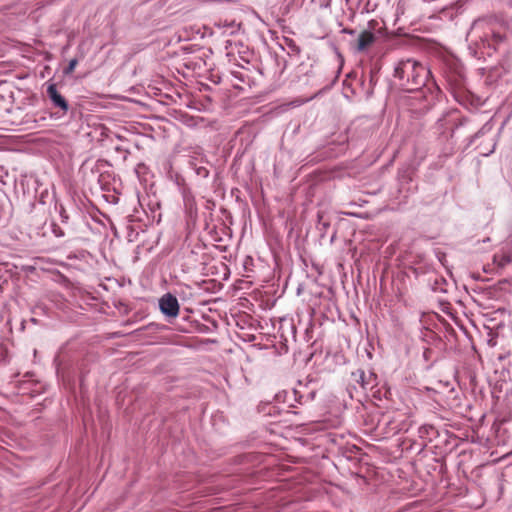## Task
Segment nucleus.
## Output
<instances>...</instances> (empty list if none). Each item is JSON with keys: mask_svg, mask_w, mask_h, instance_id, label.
Listing matches in <instances>:
<instances>
[{"mask_svg": "<svg viewBox=\"0 0 512 512\" xmlns=\"http://www.w3.org/2000/svg\"><path fill=\"white\" fill-rule=\"evenodd\" d=\"M430 71L414 59L401 60L394 70V77L406 91H417L426 84Z\"/></svg>", "mask_w": 512, "mask_h": 512, "instance_id": "f257e3e1", "label": "nucleus"}, {"mask_svg": "<svg viewBox=\"0 0 512 512\" xmlns=\"http://www.w3.org/2000/svg\"><path fill=\"white\" fill-rule=\"evenodd\" d=\"M473 29L480 31L482 42L495 50L508 36L507 24L502 19L494 16L476 20Z\"/></svg>", "mask_w": 512, "mask_h": 512, "instance_id": "f03ea898", "label": "nucleus"}, {"mask_svg": "<svg viewBox=\"0 0 512 512\" xmlns=\"http://www.w3.org/2000/svg\"><path fill=\"white\" fill-rule=\"evenodd\" d=\"M160 309L161 311L170 317H175L179 313V304L178 300L175 296L171 294H166L160 299Z\"/></svg>", "mask_w": 512, "mask_h": 512, "instance_id": "7ed1b4c3", "label": "nucleus"}, {"mask_svg": "<svg viewBox=\"0 0 512 512\" xmlns=\"http://www.w3.org/2000/svg\"><path fill=\"white\" fill-rule=\"evenodd\" d=\"M47 96L51 100L54 107L59 108L63 113L69 109L67 100L60 94L56 84H49L47 87Z\"/></svg>", "mask_w": 512, "mask_h": 512, "instance_id": "20e7f679", "label": "nucleus"}, {"mask_svg": "<svg viewBox=\"0 0 512 512\" xmlns=\"http://www.w3.org/2000/svg\"><path fill=\"white\" fill-rule=\"evenodd\" d=\"M376 40L375 34L371 31H362L359 34V37L357 39L356 43V49L359 52H363L366 49H368Z\"/></svg>", "mask_w": 512, "mask_h": 512, "instance_id": "39448f33", "label": "nucleus"}, {"mask_svg": "<svg viewBox=\"0 0 512 512\" xmlns=\"http://www.w3.org/2000/svg\"><path fill=\"white\" fill-rule=\"evenodd\" d=\"M77 64H78L77 59H71L68 66L65 68L64 73L71 74L75 70Z\"/></svg>", "mask_w": 512, "mask_h": 512, "instance_id": "423d86ee", "label": "nucleus"}, {"mask_svg": "<svg viewBox=\"0 0 512 512\" xmlns=\"http://www.w3.org/2000/svg\"><path fill=\"white\" fill-rule=\"evenodd\" d=\"M52 232L53 234L56 236V237H62L64 236V231L62 230V228L56 224V223H52Z\"/></svg>", "mask_w": 512, "mask_h": 512, "instance_id": "0eeeda50", "label": "nucleus"}, {"mask_svg": "<svg viewBox=\"0 0 512 512\" xmlns=\"http://www.w3.org/2000/svg\"><path fill=\"white\" fill-rule=\"evenodd\" d=\"M252 260H253L252 257L245 258V261L243 263L244 267L247 268V263H251L252 264Z\"/></svg>", "mask_w": 512, "mask_h": 512, "instance_id": "6e6552de", "label": "nucleus"}, {"mask_svg": "<svg viewBox=\"0 0 512 512\" xmlns=\"http://www.w3.org/2000/svg\"><path fill=\"white\" fill-rule=\"evenodd\" d=\"M343 32H344V33H347V34H350V35H353V34L355 33V31H354V30L349 29V28H344V29H343Z\"/></svg>", "mask_w": 512, "mask_h": 512, "instance_id": "1a4fd4ad", "label": "nucleus"}, {"mask_svg": "<svg viewBox=\"0 0 512 512\" xmlns=\"http://www.w3.org/2000/svg\"><path fill=\"white\" fill-rule=\"evenodd\" d=\"M307 259L306 258H303V263L307 266Z\"/></svg>", "mask_w": 512, "mask_h": 512, "instance_id": "9d476101", "label": "nucleus"}]
</instances>
